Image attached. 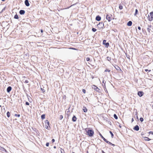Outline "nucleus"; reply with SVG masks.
I'll use <instances>...</instances> for the list:
<instances>
[{"label":"nucleus","mask_w":153,"mask_h":153,"mask_svg":"<svg viewBox=\"0 0 153 153\" xmlns=\"http://www.w3.org/2000/svg\"><path fill=\"white\" fill-rule=\"evenodd\" d=\"M83 110L84 112H86L87 111V108L86 107H83Z\"/></svg>","instance_id":"a211bd4d"},{"label":"nucleus","mask_w":153,"mask_h":153,"mask_svg":"<svg viewBox=\"0 0 153 153\" xmlns=\"http://www.w3.org/2000/svg\"><path fill=\"white\" fill-rule=\"evenodd\" d=\"M110 132V134H111V137H112V138H113V136H114V134H113V133H112V132L111 131H110V132Z\"/></svg>","instance_id":"c756f323"},{"label":"nucleus","mask_w":153,"mask_h":153,"mask_svg":"<svg viewBox=\"0 0 153 153\" xmlns=\"http://www.w3.org/2000/svg\"><path fill=\"white\" fill-rule=\"evenodd\" d=\"M19 13L21 15H24L25 13V11L24 10H20Z\"/></svg>","instance_id":"4468645a"},{"label":"nucleus","mask_w":153,"mask_h":153,"mask_svg":"<svg viewBox=\"0 0 153 153\" xmlns=\"http://www.w3.org/2000/svg\"><path fill=\"white\" fill-rule=\"evenodd\" d=\"M87 134L90 137H92L94 134V131L92 130L89 129L87 131Z\"/></svg>","instance_id":"f03ea898"},{"label":"nucleus","mask_w":153,"mask_h":153,"mask_svg":"<svg viewBox=\"0 0 153 153\" xmlns=\"http://www.w3.org/2000/svg\"><path fill=\"white\" fill-rule=\"evenodd\" d=\"M145 71L146 72H147V71H148L149 72L151 71V70H148V69H145Z\"/></svg>","instance_id":"4c0bfd02"},{"label":"nucleus","mask_w":153,"mask_h":153,"mask_svg":"<svg viewBox=\"0 0 153 153\" xmlns=\"http://www.w3.org/2000/svg\"><path fill=\"white\" fill-rule=\"evenodd\" d=\"M1 150L2 151H3V152L4 151V152H7V151H6V150L5 149H4V148H1Z\"/></svg>","instance_id":"5701e85b"},{"label":"nucleus","mask_w":153,"mask_h":153,"mask_svg":"<svg viewBox=\"0 0 153 153\" xmlns=\"http://www.w3.org/2000/svg\"><path fill=\"white\" fill-rule=\"evenodd\" d=\"M126 57H127V58H128V56H126Z\"/></svg>","instance_id":"13d9d810"},{"label":"nucleus","mask_w":153,"mask_h":153,"mask_svg":"<svg viewBox=\"0 0 153 153\" xmlns=\"http://www.w3.org/2000/svg\"><path fill=\"white\" fill-rule=\"evenodd\" d=\"M138 95L140 97L142 96L143 94V91H139L137 93Z\"/></svg>","instance_id":"6e6552de"},{"label":"nucleus","mask_w":153,"mask_h":153,"mask_svg":"<svg viewBox=\"0 0 153 153\" xmlns=\"http://www.w3.org/2000/svg\"><path fill=\"white\" fill-rule=\"evenodd\" d=\"M41 33H43V30L42 29L41 30H40Z\"/></svg>","instance_id":"09e8293b"},{"label":"nucleus","mask_w":153,"mask_h":153,"mask_svg":"<svg viewBox=\"0 0 153 153\" xmlns=\"http://www.w3.org/2000/svg\"><path fill=\"white\" fill-rule=\"evenodd\" d=\"M25 104L26 105H29V103L28 102H25Z\"/></svg>","instance_id":"58836bf2"},{"label":"nucleus","mask_w":153,"mask_h":153,"mask_svg":"<svg viewBox=\"0 0 153 153\" xmlns=\"http://www.w3.org/2000/svg\"><path fill=\"white\" fill-rule=\"evenodd\" d=\"M107 60L108 61H110L111 60V57L108 56L107 57Z\"/></svg>","instance_id":"393cba45"},{"label":"nucleus","mask_w":153,"mask_h":153,"mask_svg":"<svg viewBox=\"0 0 153 153\" xmlns=\"http://www.w3.org/2000/svg\"><path fill=\"white\" fill-rule=\"evenodd\" d=\"M134 121V120L133 118H132L131 119V122L132 123Z\"/></svg>","instance_id":"49530a36"},{"label":"nucleus","mask_w":153,"mask_h":153,"mask_svg":"<svg viewBox=\"0 0 153 153\" xmlns=\"http://www.w3.org/2000/svg\"><path fill=\"white\" fill-rule=\"evenodd\" d=\"M123 6L121 5H119V9L120 10H122L123 9Z\"/></svg>","instance_id":"cd10ccee"},{"label":"nucleus","mask_w":153,"mask_h":153,"mask_svg":"<svg viewBox=\"0 0 153 153\" xmlns=\"http://www.w3.org/2000/svg\"><path fill=\"white\" fill-rule=\"evenodd\" d=\"M97 25V27L100 29H101L103 27L104 24L102 22H100Z\"/></svg>","instance_id":"20e7f679"},{"label":"nucleus","mask_w":153,"mask_h":153,"mask_svg":"<svg viewBox=\"0 0 153 153\" xmlns=\"http://www.w3.org/2000/svg\"><path fill=\"white\" fill-rule=\"evenodd\" d=\"M101 19V17L99 15L97 16L96 17V20L98 21H100Z\"/></svg>","instance_id":"f8f14e48"},{"label":"nucleus","mask_w":153,"mask_h":153,"mask_svg":"<svg viewBox=\"0 0 153 153\" xmlns=\"http://www.w3.org/2000/svg\"><path fill=\"white\" fill-rule=\"evenodd\" d=\"M45 123L46 125H47V124L48 125H49V122L47 120H45Z\"/></svg>","instance_id":"412c9836"},{"label":"nucleus","mask_w":153,"mask_h":153,"mask_svg":"<svg viewBox=\"0 0 153 153\" xmlns=\"http://www.w3.org/2000/svg\"><path fill=\"white\" fill-rule=\"evenodd\" d=\"M82 91L84 94H85L86 93V91L84 89H83L82 90Z\"/></svg>","instance_id":"e433bc0d"},{"label":"nucleus","mask_w":153,"mask_h":153,"mask_svg":"<svg viewBox=\"0 0 153 153\" xmlns=\"http://www.w3.org/2000/svg\"><path fill=\"white\" fill-rule=\"evenodd\" d=\"M114 117L116 119H118V117L116 114H114Z\"/></svg>","instance_id":"b1692460"},{"label":"nucleus","mask_w":153,"mask_h":153,"mask_svg":"<svg viewBox=\"0 0 153 153\" xmlns=\"http://www.w3.org/2000/svg\"><path fill=\"white\" fill-rule=\"evenodd\" d=\"M52 143H53L55 142V140L54 139H53L51 140Z\"/></svg>","instance_id":"c03bdc74"},{"label":"nucleus","mask_w":153,"mask_h":153,"mask_svg":"<svg viewBox=\"0 0 153 153\" xmlns=\"http://www.w3.org/2000/svg\"><path fill=\"white\" fill-rule=\"evenodd\" d=\"M112 15L111 14H107L106 16V19L108 22H110L112 19Z\"/></svg>","instance_id":"39448f33"},{"label":"nucleus","mask_w":153,"mask_h":153,"mask_svg":"<svg viewBox=\"0 0 153 153\" xmlns=\"http://www.w3.org/2000/svg\"><path fill=\"white\" fill-rule=\"evenodd\" d=\"M7 117H10V113L9 111H8L7 113Z\"/></svg>","instance_id":"a878e982"},{"label":"nucleus","mask_w":153,"mask_h":153,"mask_svg":"<svg viewBox=\"0 0 153 153\" xmlns=\"http://www.w3.org/2000/svg\"><path fill=\"white\" fill-rule=\"evenodd\" d=\"M114 67L118 71H122L118 65H116L115 66H114Z\"/></svg>","instance_id":"1a4fd4ad"},{"label":"nucleus","mask_w":153,"mask_h":153,"mask_svg":"<svg viewBox=\"0 0 153 153\" xmlns=\"http://www.w3.org/2000/svg\"><path fill=\"white\" fill-rule=\"evenodd\" d=\"M63 118V117L62 115H60L59 118L60 120H62Z\"/></svg>","instance_id":"473e14b6"},{"label":"nucleus","mask_w":153,"mask_h":153,"mask_svg":"<svg viewBox=\"0 0 153 153\" xmlns=\"http://www.w3.org/2000/svg\"><path fill=\"white\" fill-rule=\"evenodd\" d=\"M133 129L135 130L138 131L139 129V126L137 125L134 127Z\"/></svg>","instance_id":"9d476101"},{"label":"nucleus","mask_w":153,"mask_h":153,"mask_svg":"<svg viewBox=\"0 0 153 153\" xmlns=\"http://www.w3.org/2000/svg\"><path fill=\"white\" fill-rule=\"evenodd\" d=\"M126 57H127V58H128V56H126Z\"/></svg>","instance_id":"4d7b16f0"},{"label":"nucleus","mask_w":153,"mask_h":153,"mask_svg":"<svg viewBox=\"0 0 153 153\" xmlns=\"http://www.w3.org/2000/svg\"><path fill=\"white\" fill-rule=\"evenodd\" d=\"M92 88L93 89L95 90L96 91L99 92L100 89L97 86L95 85H93L92 86Z\"/></svg>","instance_id":"0eeeda50"},{"label":"nucleus","mask_w":153,"mask_h":153,"mask_svg":"<svg viewBox=\"0 0 153 153\" xmlns=\"http://www.w3.org/2000/svg\"><path fill=\"white\" fill-rule=\"evenodd\" d=\"M4 9H5V8H4V9H3L2 10H1V13H2V12H3V10H4Z\"/></svg>","instance_id":"de8ad7c7"},{"label":"nucleus","mask_w":153,"mask_h":153,"mask_svg":"<svg viewBox=\"0 0 153 153\" xmlns=\"http://www.w3.org/2000/svg\"><path fill=\"white\" fill-rule=\"evenodd\" d=\"M140 120L141 122H142L143 121V119L142 117H140Z\"/></svg>","instance_id":"72a5a7b5"},{"label":"nucleus","mask_w":153,"mask_h":153,"mask_svg":"<svg viewBox=\"0 0 153 153\" xmlns=\"http://www.w3.org/2000/svg\"><path fill=\"white\" fill-rule=\"evenodd\" d=\"M153 19V12H151L149 15L148 17V19L150 21H151Z\"/></svg>","instance_id":"7ed1b4c3"},{"label":"nucleus","mask_w":153,"mask_h":153,"mask_svg":"<svg viewBox=\"0 0 153 153\" xmlns=\"http://www.w3.org/2000/svg\"><path fill=\"white\" fill-rule=\"evenodd\" d=\"M14 18L16 19H19L18 16L17 14L15 15L14 16Z\"/></svg>","instance_id":"aec40b11"},{"label":"nucleus","mask_w":153,"mask_h":153,"mask_svg":"<svg viewBox=\"0 0 153 153\" xmlns=\"http://www.w3.org/2000/svg\"><path fill=\"white\" fill-rule=\"evenodd\" d=\"M119 126L120 128H121V125L120 124L119 125Z\"/></svg>","instance_id":"3c124183"},{"label":"nucleus","mask_w":153,"mask_h":153,"mask_svg":"<svg viewBox=\"0 0 153 153\" xmlns=\"http://www.w3.org/2000/svg\"><path fill=\"white\" fill-rule=\"evenodd\" d=\"M92 30L93 32H95L97 30L95 28H93Z\"/></svg>","instance_id":"7c9ffc66"},{"label":"nucleus","mask_w":153,"mask_h":153,"mask_svg":"<svg viewBox=\"0 0 153 153\" xmlns=\"http://www.w3.org/2000/svg\"><path fill=\"white\" fill-rule=\"evenodd\" d=\"M148 26L150 27H151V25H150V26Z\"/></svg>","instance_id":"5fc2aeb1"},{"label":"nucleus","mask_w":153,"mask_h":153,"mask_svg":"<svg viewBox=\"0 0 153 153\" xmlns=\"http://www.w3.org/2000/svg\"><path fill=\"white\" fill-rule=\"evenodd\" d=\"M87 153H88V152H87Z\"/></svg>","instance_id":"680f3d73"},{"label":"nucleus","mask_w":153,"mask_h":153,"mask_svg":"<svg viewBox=\"0 0 153 153\" xmlns=\"http://www.w3.org/2000/svg\"><path fill=\"white\" fill-rule=\"evenodd\" d=\"M138 12V10L137 9H136L135 10V13L134 14V15L136 16Z\"/></svg>","instance_id":"bb28decb"},{"label":"nucleus","mask_w":153,"mask_h":153,"mask_svg":"<svg viewBox=\"0 0 153 153\" xmlns=\"http://www.w3.org/2000/svg\"><path fill=\"white\" fill-rule=\"evenodd\" d=\"M99 135L100 136L102 137V138L103 139V140L106 143H108L109 144H110L112 146H115V145L112 143L110 142H109V141H108L107 140L105 139L101 134V133H100V132H99Z\"/></svg>","instance_id":"f257e3e1"},{"label":"nucleus","mask_w":153,"mask_h":153,"mask_svg":"<svg viewBox=\"0 0 153 153\" xmlns=\"http://www.w3.org/2000/svg\"><path fill=\"white\" fill-rule=\"evenodd\" d=\"M76 117L74 115L72 118V120L73 122H75L76 121Z\"/></svg>","instance_id":"2eb2a0df"},{"label":"nucleus","mask_w":153,"mask_h":153,"mask_svg":"<svg viewBox=\"0 0 153 153\" xmlns=\"http://www.w3.org/2000/svg\"><path fill=\"white\" fill-rule=\"evenodd\" d=\"M53 148H54V149H56V146H54L53 147Z\"/></svg>","instance_id":"864d4df0"},{"label":"nucleus","mask_w":153,"mask_h":153,"mask_svg":"<svg viewBox=\"0 0 153 153\" xmlns=\"http://www.w3.org/2000/svg\"><path fill=\"white\" fill-rule=\"evenodd\" d=\"M90 60V58L89 57H87L86 58V60L87 61H89Z\"/></svg>","instance_id":"f704fd0d"},{"label":"nucleus","mask_w":153,"mask_h":153,"mask_svg":"<svg viewBox=\"0 0 153 153\" xmlns=\"http://www.w3.org/2000/svg\"><path fill=\"white\" fill-rule=\"evenodd\" d=\"M110 71L111 70H109L108 69H106L104 71V72H110Z\"/></svg>","instance_id":"4be33fe9"},{"label":"nucleus","mask_w":153,"mask_h":153,"mask_svg":"<svg viewBox=\"0 0 153 153\" xmlns=\"http://www.w3.org/2000/svg\"><path fill=\"white\" fill-rule=\"evenodd\" d=\"M45 127L46 129H48V127L47 125H46L45 126Z\"/></svg>","instance_id":"79ce46f5"},{"label":"nucleus","mask_w":153,"mask_h":153,"mask_svg":"<svg viewBox=\"0 0 153 153\" xmlns=\"http://www.w3.org/2000/svg\"><path fill=\"white\" fill-rule=\"evenodd\" d=\"M41 118L42 119H44L45 118V114H42L41 116Z\"/></svg>","instance_id":"6ab92c4d"},{"label":"nucleus","mask_w":153,"mask_h":153,"mask_svg":"<svg viewBox=\"0 0 153 153\" xmlns=\"http://www.w3.org/2000/svg\"><path fill=\"white\" fill-rule=\"evenodd\" d=\"M102 153H105L104 152V151H103V150H102Z\"/></svg>","instance_id":"603ef678"},{"label":"nucleus","mask_w":153,"mask_h":153,"mask_svg":"<svg viewBox=\"0 0 153 153\" xmlns=\"http://www.w3.org/2000/svg\"><path fill=\"white\" fill-rule=\"evenodd\" d=\"M25 82L26 83H28L29 82L27 80H26L25 81Z\"/></svg>","instance_id":"37998d69"},{"label":"nucleus","mask_w":153,"mask_h":153,"mask_svg":"<svg viewBox=\"0 0 153 153\" xmlns=\"http://www.w3.org/2000/svg\"><path fill=\"white\" fill-rule=\"evenodd\" d=\"M151 139L149 138L148 137H145V140L146 141H149L151 140Z\"/></svg>","instance_id":"f3484780"},{"label":"nucleus","mask_w":153,"mask_h":153,"mask_svg":"<svg viewBox=\"0 0 153 153\" xmlns=\"http://www.w3.org/2000/svg\"><path fill=\"white\" fill-rule=\"evenodd\" d=\"M132 24V22L131 21H129L127 23V25L129 26H131Z\"/></svg>","instance_id":"dca6fc26"},{"label":"nucleus","mask_w":153,"mask_h":153,"mask_svg":"<svg viewBox=\"0 0 153 153\" xmlns=\"http://www.w3.org/2000/svg\"><path fill=\"white\" fill-rule=\"evenodd\" d=\"M44 87H43V88H41V90L42 91V92L43 93H44L45 91V90L44 89Z\"/></svg>","instance_id":"c85d7f7f"},{"label":"nucleus","mask_w":153,"mask_h":153,"mask_svg":"<svg viewBox=\"0 0 153 153\" xmlns=\"http://www.w3.org/2000/svg\"><path fill=\"white\" fill-rule=\"evenodd\" d=\"M0 107H1V106L0 105Z\"/></svg>","instance_id":"052dcab7"},{"label":"nucleus","mask_w":153,"mask_h":153,"mask_svg":"<svg viewBox=\"0 0 153 153\" xmlns=\"http://www.w3.org/2000/svg\"><path fill=\"white\" fill-rule=\"evenodd\" d=\"M138 29L139 30H141V27H140V26H138Z\"/></svg>","instance_id":"a18cd8bd"},{"label":"nucleus","mask_w":153,"mask_h":153,"mask_svg":"<svg viewBox=\"0 0 153 153\" xmlns=\"http://www.w3.org/2000/svg\"><path fill=\"white\" fill-rule=\"evenodd\" d=\"M135 115H137V119H138V116H137V113H136V114H135Z\"/></svg>","instance_id":"8fccbe9b"},{"label":"nucleus","mask_w":153,"mask_h":153,"mask_svg":"<svg viewBox=\"0 0 153 153\" xmlns=\"http://www.w3.org/2000/svg\"><path fill=\"white\" fill-rule=\"evenodd\" d=\"M150 134H152V135H153V132L152 131H150L149 132V133Z\"/></svg>","instance_id":"a19ab883"},{"label":"nucleus","mask_w":153,"mask_h":153,"mask_svg":"<svg viewBox=\"0 0 153 153\" xmlns=\"http://www.w3.org/2000/svg\"><path fill=\"white\" fill-rule=\"evenodd\" d=\"M147 31L149 32V33H150V31L151 30V29L149 27H148L147 28Z\"/></svg>","instance_id":"c9c22d12"},{"label":"nucleus","mask_w":153,"mask_h":153,"mask_svg":"<svg viewBox=\"0 0 153 153\" xmlns=\"http://www.w3.org/2000/svg\"><path fill=\"white\" fill-rule=\"evenodd\" d=\"M49 143H47L46 144V145L47 146H48L49 145Z\"/></svg>","instance_id":"ea45409f"},{"label":"nucleus","mask_w":153,"mask_h":153,"mask_svg":"<svg viewBox=\"0 0 153 153\" xmlns=\"http://www.w3.org/2000/svg\"><path fill=\"white\" fill-rule=\"evenodd\" d=\"M25 3L26 6L28 7L30 5V4L28 0H25Z\"/></svg>","instance_id":"9b49d317"},{"label":"nucleus","mask_w":153,"mask_h":153,"mask_svg":"<svg viewBox=\"0 0 153 153\" xmlns=\"http://www.w3.org/2000/svg\"><path fill=\"white\" fill-rule=\"evenodd\" d=\"M14 116L16 117H20V115L19 114H15L14 115Z\"/></svg>","instance_id":"2f4dec72"},{"label":"nucleus","mask_w":153,"mask_h":153,"mask_svg":"<svg viewBox=\"0 0 153 153\" xmlns=\"http://www.w3.org/2000/svg\"><path fill=\"white\" fill-rule=\"evenodd\" d=\"M5 0H1L2 1H4Z\"/></svg>","instance_id":"6e6d98bb"},{"label":"nucleus","mask_w":153,"mask_h":153,"mask_svg":"<svg viewBox=\"0 0 153 153\" xmlns=\"http://www.w3.org/2000/svg\"><path fill=\"white\" fill-rule=\"evenodd\" d=\"M106 42V40H103V45H105V47L107 48L109 46V43L108 42Z\"/></svg>","instance_id":"423d86ee"},{"label":"nucleus","mask_w":153,"mask_h":153,"mask_svg":"<svg viewBox=\"0 0 153 153\" xmlns=\"http://www.w3.org/2000/svg\"><path fill=\"white\" fill-rule=\"evenodd\" d=\"M104 82L103 81V83H104Z\"/></svg>","instance_id":"bf43d9fd"},{"label":"nucleus","mask_w":153,"mask_h":153,"mask_svg":"<svg viewBox=\"0 0 153 153\" xmlns=\"http://www.w3.org/2000/svg\"><path fill=\"white\" fill-rule=\"evenodd\" d=\"M73 153H74V152H73Z\"/></svg>","instance_id":"e2e57ef3"},{"label":"nucleus","mask_w":153,"mask_h":153,"mask_svg":"<svg viewBox=\"0 0 153 153\" xmlns=\"http://www.w3.org/2000/svg\"><path fill=\"white\" fill-rule=\"evenodd\" d=\"M11 90H12V87L11 86H9L8 87H7V92L8 93H9L10 91H11Z\"/></svg>","instance_id":"ddd939ff"}]
</instances>
